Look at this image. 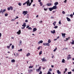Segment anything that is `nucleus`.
<instances>
[{
  "label": "nucleus",
  "mask_w": 74,
  "mask_h": 74,
  "mask_svg": "<svg viewBox=\"0 0 74 74\" xmlns=\"http://www.w3.org/2000/svg\"><path fill=\"white\" fill-rule=\"evenodd\" d=\"M41 67H39L38 69H37L36 70L37 72H39L41 71Z\"/></svg>",
  "instance_id": "f257e3e1"
},
{
  "label": "nucleus",
  "mask_w": 74,
  "mask_h": 74,
  "mask_svg": "<svg viewBox=\"0 0 74 74\" xmlns=\"http://www.w3.org/2000/svg\"><path fill=\"white\" fill-rule=\"evenodd\" d=\"M27 11H24L23 12V14H24V16H25L27 14Z\"/></svg>",
  "instance_id": "f03ea898"
},
{
  "label": "nucleus",
  "mask_w": 74,
  "mask_h": 74,
  "mask_svg": "<svg viewBox=\"0 0 74 74\" xmlns=\"http://www.w3.org/2000/svg\"><path fill=\"white\" fill-rule=\"evenodd\" d=\"M26 4L27 5V6H29V3H30V0H28L26 2Z\"/></svg>",
  "instance_id": "7ed1b4c3"
},
{
  "label": "nucleus",
  "mask_w": 74,
  "mask_h": 74,
  "mask_svg": "<svg viewBox=\"0 0 74 74\" xmlns=\"http://www.w3.org/2000/svg\"><path fill=\"white\" fill-rule=\"evenodd\" d=\"M41 60L42 62H47V60L44 57L43 58H41Z\"/></svg>",
  "instance_id": "20e7f679"
},
{
  "label": "nucleus",
  "mask_w": 74,
  "mask_h": 74,
  "mask_svg": "<svg viewBox=\"0 0 74 74\" xmlns=\"http://www.w3.org/2000/svg\"><path fill=\"white\" fill-rule=\"evenodd\" d=\"M6 11V10L5 9H4L3 10L2 9H1V12L2 14H3V13H4L5 11Z\"/></svg>",
  "instance_id": "39448f33"
},
{
  "label": "nucleus",
  "mask_w": 74,
  "mask_h": 74,
  "mask_svg": "<svg viewBox=\"0 0 74 74\" xmlns=\"http://www.w3.org/2000/svg\"><path fill=\"white\" fill-rule=\"evenodd\" d=\"M53 10H56L57 9V6L56 5L54 6L52 8Z\"/></svg>",
  "instance_id": "423d86ee"
},
{
  "label": "nucleus",
  "mask_w": 74,
  "mask_h": 74,
  "mask_svg": "<svg viewBox=\"0 0 74 74\" xmlns=\"http://www.w3.org/2000/svg\"><path fill=\"white\" fill-rule=\"evenodd\" d=\"M62 37H63L64 38L66 37V36H65L66 35V34L65 33H62Z\"/></svg>",
  "instance_id": "0eeeda50"
},
{
  "label": "nucleus",
  "mask_w": 74,
  "mask_h": 74,
  "mask_svg": "<svg viewBox=\"0 0 74 74\" xmlns=\"http://www.w3.org/2000/svg\"><path fill=\"white\" fill-rule=\"evenodd\" d=\"M17 34H20L21 33V30H18V32H17Z\"/></svg>",
  "instance_id": "6e6552de"
},
{
  "label": "nucleus",
  "mask_w": 74,
  "mask_h": 74,
  "mask_svg": "<svg viewBox=\"0 0 74 74\" xmlns=\"http://www.w3.org/2000/svg\"><path fill=\"white\" fill-rule=\"evenodd\" d=\"M33 0H31V2L29 3V6H30L31 5V4H32V3H33Z\"/></svg>",
  "instance_id": "1a4fd4ad"
},
{
  "label": "nucleus",
  "mask_w": 74,
  "mask_h": 74,
  "mask_svg": "<svg viewBox=\"0 0 74 74\" xmlns=\"http://www.w3.org/2000/svg\"><path fill=\"white\" fill-rule=\"evenodd\" d=\"M37 28H33V32H36V31L37 30Z\"/></svg>",
  "instance_id": "9d476101"
},
{
  "label": "nucleus",
  "mask_w": 74,
  "mask_h": 74,
  "mask_svg": "<svg viewBox=\"0 0 74 74\" xmlns=\"http://www.w3.org/2000/svg\"><path fill=\"white\" fill-rule=\"evenodd\" d=\"M42 42H43V41H42V40H41L38 42V44H42Z\"/></svg>",
  "instance_id": "9b49d317"
},
{
  "label": "nucleus",
  "mask_w": 74,
  "mask_h": 74,
  "mask_svg": "<svg viewBox=\"0 0 74 74\" xmlns=\"http://www.w3.org/2000/svg\"><path fill=\"white\" fill-rule=\"evenodd\" d=\"M51 33H53V34L55 33V30H53V31H51Z\"/></svg>",
  "instance_id": "f8f14e48"
},
{
  "label": "nucleus",
  "mask_w": 74,
  "mask_h": 74,
  "mask_svg": "<svg viewBox=\"0 0 74 74\" xmlns=\"http://www.w3.org/2000/svg\"><path fill=\"white\" fill-rule=\"evenodd\" d=\"M49 10L50 11H52V10H53V9L52 8H49Z\"/></svg>",
  "instance_id": "ddd939ff"
},
{
  "label": "nucleus",
  "mask_w": 74,
  "mask_h": 74,
  "mask_svg": "<svg viewBox=\"0 0 74 74\" xmlns=\"http://www.w3.org/2000/svg\"><path fill=\"white\" fill-rule=\"evenodd\" d=\"M22 26H23V27H26V23H24L23 25H22Z\"/></svg>",
  "instance_id": "4468645a"
},
{
  "label": "nucleus",
  "mask_w": 74,
  "mask_h": 74,
  "mask_svg": "<svg viewBox=\"0 0 74 74\" xmlns=\"http://www.w3.org/2000/svg\"><path fill=\"white\" fill-rule=\"evenodd\" d=\"M66 19L67 20V21H68L69 22L70 21H71V20L70 18H69L68 17H66Z\"/></svg>",
  "instance_id": "2eb2a0df"
},
{
  "label": "nucleus",
  "mask_w": 74,
  "mask_h": 74,
  "mask_svg": "<svg viewBox=\"0 0 74 74\" xmlns=\"http://www.w3.org/2000/svg\"><path fill=\"white\" fill-rule=\"evenodd\" d=\"M57 73L58 74H61V72H60L59 70H57Z\"/></svg>",
  "instance_id": "dca6fc26"
},
{
  "label": "nucleus",
  "mask_w": 74,
  "mask_h": 74,
  "mask_svg": "<svg viewBox=\"0 0 74 74\" xmlns=\"http://www.w3.org/2000/svg\"><path fill=\"white\" fill-rule=\"evenodd\" d=\"M46 5L48 6H50V5H52V3H47Z\"/></svg>",
  "instance_id": "f3484780"
},
{
  "label": "nucleus",
  "mask_w": 74,
  "mask_h": 74,
  "mask_svg": "<svg viewBox=\"0 0 74 74\" xmlns=\"http://www.w3.org/2000/svg\"><path fill=\"white\" fill-rule=\"evenodd\" d=\"M58 4H59L58 2H56L54 3V4L56 6L57 5H58Z\"/></svg>",
  "instance_id": "a211bd4d"
},
{
  "label": "nucleus",
  "mask_w": 74,
  "mask_h": 74,
  "mask_svg": "<svg viewBox=\"0 0 74 74\" xmlns=\"http://www.w3.org/2000/svg\"><path fill=\"white\" fill-rule=\"evenodd\" d=\"M12 63H14V62H15V60L14 59H13L11 60Z\"/></svg>",
  "instance_id": "6ab92c4d"
},
{
  "label": "nucleus",
  "mask_w": 74,
  "mask_h": 74,
  "mask_svg": "<svg viewBox=\"0 0 74 74\" xmlns=\"http://www.w3.org/2000/svg\"><path fill=\"white\" fill-rule=\"evenodd\" d=\"M28 71L29 73H30V72H32V71H33V69H29V70H28Z\"/></svg>",
  "instance_id": "aec40b11"
},
{
  "label": "nucleus",
  "mask_w": 74,
  "mask_h": 74,
  "mask_svg": "<svg viewBox=\"0 0 74 74\" xmlns=\"http://www.w3.org/2000/svg\"><path fill=\"white\" fill-rule=\"evenodd\" d=\"M71 57L70 56H68L67 57V60H69V59H71Z\"/></svg>",
  "instance_id": "412c9836"
},
{
  "label": "nucleus",
  "mask_w": 74,
  "mask_h": 74,
  "mask_svg": "<svg viewBox=\"0 0 74 74\" xmlns=\"http://www.w3.org/2000/svg\"><path fill=\"white\" fill-rule=\"evenodd\" d=\"M62 63H65V60L64 59H63L62 61Z\"/></svg>",
  "instance_id": "4be33fe9"
},
{
  "label": "nucleus",
  "mask_w": 74,
  "mask_h": 74,
  "mask_svg": "<svg viewBox=\"0 0 74 74\" xmlns=\"http://www.w3.org/2000/svg\"><path fill=\"white\" fill-rule=\"evenodd\" d=\"M72 42L71 43V44H72V45L74 44V40H72Z\"/></svg>",
  "instance_id": "5701e85b"
},
{
  "label": "nucleus",
  "mask_w": 74,
  "mask_h": 74,
  "mask_svg": "<svg viewBox=\"0 0 74 74\" xmlns=\"http://www.w3.org/2000/svg\"><path fill=\"white\" fill-rule=\"evenodd\" d=\"M56 23V22L54 21V23H53V25L54 26H55V24Z\"/></svg>",
  "instance_id": "b1692460"
},
{
  "label": "nucleus",
  "mask_w": 74,
  "mask_h": 74,
  "mask_svg": "<svg viewBox=\"0 0 74 74\" xmlns=\"http://www.w3.org/2000/svg\"><path fill=\"white\" fill-rule=\"evenodd\" d=\"M48 43H51V40L50 39L48 40Z\"/></svg>",
  "instance_id": "393cba45"
},
{
  "label": "nucleus",
  "mask_w": 74,
  "mask_h": 74,
  "mask_svg": "<svg viewBox=\"0 0 74 74\" xmlns=\"http://www.w3.org/2000/svg\"><path fill=\"white\" fill-rule=\"evenodd\" d=\"M18 5H20V6H21V5H22V3L19 2V3H18Z\"/></svg>",
  "instance_id": "a878e982"
},
{
  "label": "nucleus",
  "mask_w": 74,
  "mask_h": 74,
  "mask_svg": "<svg viewBox=\"0 0 74 74\" xmlns=\"http://www.w3.org/2000/svg\"><path fill=\"white\" fill-rule=\"evenodd\" d=\"M29 55H30V53H28L27 54V56H29Z\"/></svg>",
  "instance_id": "bb28decb"
},
{
  "label": "nucleus",
  "mask_w": 74,
  "mask_h": 74,
  "mask_svg": "<svg viewBox=\"0 0 74 74\" xmlns=\"http://www.w3.org/2000/svg\"><path fill=\"white\" fill-rule=\"evenodd\" d=\"M10 8L11 10H13V8L12 6H10Z\"/></svg>",
  "instance_id": "cd10ccee"
},
{
  "label": "nucleus",
  "mask_w": 74,
  "mask_h": 74,
  "mask_svg": "<svg viewBox=\"0 0 74 74\" xmlns=\"http://www.w3.org/2000/svg\"><path fill=\"white\" fill-rule=\"evenodd\" d=\"M40 6H42V3L41 2H40Z\"/></svg>",
  "instance_id": "c85d7f7f"
},
{
  "label": "nucleus",
  "mask_w": 74,
  "mask_h": 74,
  "mask_svg": "<svg viewBox=\"0 0 74 74\" xmlns=\"http://www.w3.org/2000/svg\"><path fill=\"white\" fill-rule=\"evenodd\" d=\"M57 50V48L56 47V49L53 50V52H55Z\"/></svg>",
  "instance_id": "c756f323"
},
{
  "label": "nucleus",
  "mask_w": 74,
  "mask_h": 74,
  "mask_svg": "<svg viewBox=\"0 0 74 74\" xmlns=\"http://www.w3.org/2000/svg\"><path fill=\"white\" fill-rule=\"evenodd\" d=\"M42 54V51H40L39 52V55H41Z\"/></svg>",
  "instance_id": "7c9ffc66"
},
{
  "label": "nucleus",
  "mask_w": 74,
  "mask_h": 74,
  "mask_svg": "<svg viewBox=\"0 0 74 74\" xmlns=\"http://www.w3.org/2000/svg\"><path fill=\"white\" fill-rule=\"evenodd\" d=\"M43 44L44 45V46H46V45H47V43H43Z\"/></svg>",
  "instance_id": "2f4dec72"
},
{
  "label": "nucleus",
  "mask_w": 74,
  "mask_h": 74,
  "mask_svg": "<svg viewBox=\"0 0 74 74\" xmlns=\"http://www.w3.org/2000/svg\"><path fill=\"white\" fill-rule=\"evenodd\" d=\"M58 27V26H56L54 27V28H55V29H57Z\"/></svg>",
  "instance_id": "473e14b6"
},
{
  "label": "nucleus",
  "mask_w": 74,
  "mask_h": 74,
  "mask_svg": "<svg viewBox=\"0 0 74 74\" xmlns=\"http://www.w3.org/2000/svg\"><path fill=\"white\" fill-rule=\"evenodd\" d=\"M18 52H20V51H22V49H21L20 50H18Z\"/></svg>",
  "instance_id": "72a5a7b5"
},
{
  "label": "nucleus",
  "mask_w": 74,
  "mask_h": 74,
  "mask_svg": "<svg viewBox=\"0 0 74 74\" xmlns=\"http://www.w3.org/2000/svg\"><path fill=\"white\" fill-rule=\"evenodd\" d=\"M5 16H8V14L5 13Z\"/></svg>",
  "instance_id": "f704fd0d"
},
{
  "label": "nucleus",
  "mask_w": 74,
  "mask_h": 74,
  "mask_svg": "<svg viewBox=\"0 0 74 74\" xmlns=\"http://www.w3.org/2000/svg\"><path fill=\"white\" fill-rule=\"evenodd\" d=\"M41 47L39 46L38 48V50H40V48Z\"/></svg>",
  "instance_id": "c9c22d12"
},
{
  "label": "nucleus",
  "mask_w": 74,
  "mask_h": 74,
  "mask_svg": "<svg viewBox=\"0 0 74 74\" xmlns=\"http://www.w3.org/2000/svg\"><path fill=\"white\" fill-rule=\"evenodd\" d=\"M62 14H66L65 12L64 11H62Z\"/></svg>",
  "instance_id": "e433bc0d"
},
{
  "label": "nucleus",
  "mask_w": 74,
  "mask_h": 74,
  "mask_svg": "<svg viewBox=\"0 0 74 74\" xmlns=\"http://www.w3.org/2000/svg\"><path fill=\"white\" fill-rule=\"evenodd\" d=\"M46 45H47V46H49V44L48 43H47Z\"/></svg>",
  "instance_id": "4c0bfd02"
},
{
  "label": "nucleus",
  "mask_w": 74,
  "mask_h": 74,
  "mask_svg": "<svg viewBox=\"0 0 74 74\" xmlns=\"http://www.w3.org/2000/svg\"><path fill=\"white\" fill-rule=\"evenodd\" d=\"M12 49H14V45H12Z\"/></svg>",
  "instance_id": "58836bf2"
},
{
  "label": "nucleus",
  "mask_w": 74,
  "mask_h": 74,
  "mask_svg": "<svg viewBox=\"0 0 74 74\" xmlns=\"http://www.w3.org/2000/svg\"><path fill=\"white\" fill-rule=\"evenodd\" d=\"M29 69H31V68H33V66H30L29 67Z\"/></svg>",
  "instance_id": "ea45409f"
},
{
  "label": "nucleus",
  "mask_w": 74,
  "mask_h": 74,
  "mask_svg": "<svg viewBox=\"0 0 74 74\" xmlns=\"http://www.w3.org/2000/svg\"><path fill=\"white\" fill-rule=\"evenodd\" d=\"M68 74H71V72L70 71L69 72H68Z\"/></svg>",
  "instance_id": "a19ab883"
},
{
  "label": "nucleus",
  "mask_w": 74,
  "mask_h": 74,
  "mask_svg": "<svg viewBox=\"0 0 74 74\" xmlns=\"http://www.w3.org/2000/svg\"><path fill=\"white\" fill-rule=\"evenodd\" d=\"M70 37H69L68 38H66V40H69V39H70Z\"/></svg>",
  "instance_id": "79ce46f5"
},
{
  "label": "nucleus",
  "mask_w": 74,
  "mask_h": 74,
  "mask_svg": "<svg viewBox=\"0 0 74 74\" xmlns=\"http://www.w3.org/2000/svg\"><path fill=\"white\" fill-rule=\"evenodd\" d=\"M28 29L29 30H32V28L30 27H29Z\"/></svg>",
  "instance_id": "37998d69"
},
{
  "label": "nucleus",
  "mask_w": 74,
  "mask_h": 74,
  "mask_svg": "<svg viewBox=\"0 0 74 74\" xmlns=\"http://www.w3.org/2000/svg\"><path fill=\"white\" fill-rule=\"evenodd\" d=\"M70 16L71 17H73V14H71L70 15Z\"/></svg>",
  "instance_id": "c03bdc74"
},
{
  "label": "nucleus",
  "mask_w": 74,
  "mask_h": 74,
  "mask_svg": "<svg viewBox=\"0 0 74 74\" xmlns=\"http://www.w3.org/2000/svg\"><path fill=\"white\" fill-rule=\"evenodd\" d=\"M7 48H10V46H7Z\"/></svg>",
  "instance_id": "a18cd8bd"
},
{
  "label": "nucleus",
  "mask_w": 74,
  "mask_h": 74,
  "mask_svg": "<svg viewBox=\"0 0 74 74\" xmlns=\"http://www.w3.org/2000/svg\"><path fill=\"white\" fill-rule=\"evenodd\" d=\"M52 70L51 69H50L49 70V71H52Z\"/></svg>",
  "instance_id": "49530a36"
},
{
  "label": "nucleus",
  "mask_w": 74,
  "mask_h": 74,
  "mask_svg": "<svg viewBox=\"0 0 74 74\" xmlns=\"http://www.w3.org/2000/svg\"><path fill=\"white\" fill-rule=\"evenodd\" d=\"M8 11H9V10H10V8H8Z\"/></svg>",
  "instance_id": "de8ad7c7"
},
{
  "label": "nucleus",
  "mask_w": 74,
  "mask_h": 74,
  "mask_svg": "<svg viewBox=\"0 0 74 74\" xmlns=\"http://www.w3.org/2000/svg\"><path fill=\"white\" fill-rule=\"evenodd\" d=\"M65 71H67V68H66L65 69Z\"/></svg>",
  "instance_id": "09e8293b"
},
{
  "label": "nucleus",
  "mask_w": 74,
  "mask_h": 74,
  "mask_svg": "<svg viewBox=\"0 0 74 74\" xmlns=\"http://www.w3.org/2000/svg\"><path fill=\"white\" fill-rule=\"evenodd\" d=\"M48 10V9L44 8V10L45 11H47Z\"/></svg>",
  "instance_id": "8fccbe9b"
},
{
  "label": "nucleus",
  "mask_w": 74,
  "mask_h": 74,
  "mask_svg": "<svg viewBox=\"0 0 74 74\" xmlns=\"http://www.w3.org/2000/svg\"><path fill=\"white\" fill-rule=\"evenodd\" d=\"M39 74H42V71H40V72L39 73Z\"/></svg>",
  "instance_id": "3c124183"
},
{
  "label": "nucleus",
  "mask_w": 74,
  "mask_h": 74,
  "mask_svg": "<svg viewBox=\"0 0 74 74\" xmlns=\"http://www.w3.org/2000/svg\"><path fill=\"white\" fill-rule=\"evenodd\" d=\"M59 24H60V25H61V22H60V21H59Z\"/></svg>",
  "instance_id": "603ef678"
},
{
  "label": "nucleus",
  "mask_w": 74,
  "mask_h": 74,
  "mask_svg": "<svg viewBox=\"0 0 74 74\" xmlns=\"http://www.w3.org/2000/svg\"><path fill=\"white\" fill-rule=\"evenodd\" d=\"M28 22V20H26L25 21V22Z\"/></svg>",
  "instance_id": "864d4df0"
},
{
  "label": "nucleus",
  "mask_w": 74,
  "mask_h": 74,
  "mask_svg": "<svg viewBox=\"0 0 74 74\" xmlns=\"http://www.w3.org/2000/svg\"><path fill=\"white\" fill-rule=\"evenodd\" d=\"M19 43L20 44H22V41L20 40L19 42Z\"/></svg>",
  "instance_id": "5fc2aeb1"
},
{
  "label": "nucleus",
  "mask_w": 74,
  "mask_h": 74,
  "mask_svg": "<svg viewBox=\"0 0 74 74\" xmlns=\"http://www.w3.org/2000/svg\"><path fill=\"white\" fill-rule=\"evenodd\" d=\"M26 4V2H25L23 4V5H25V4Z\"/></svg>",
  "instance_id": "6e6d98bb"
},
{
  "label": "nucleus",
  "mask_w": 74,
  "mask_h": 74,
  "mask_svg": "<svg viewBox=\"0 0 74 74\" xmlns=\"http://www.w3.org/2000/svg\"><path fill=\"white\" fill-rule=\"evenodd\" d=\"M18 18H19V17H18V16H16V18H15V19H18Z\"/></svg>",
  "instance_id": "4d7b16f0"
},
{
  "label": "nucleus",
  "mask_w": 74,
  "mask_h": 74,
  "mask_svg": "<svg viewBox=\"0 0 74 74\" xmlns=\"http://www.w3.org/2000/svg\"><path fill=\"white\" fill-rule=\"evenodd\" d=\"M15 21V19H12L11 20V21Z\"/></svg>",
  "instance_id": "13d9d810"
},
{
  "label": "nucleus",
  "mask_w": 74,
  "mask_h": 74,
  "mask_svg": "<svg viewBox=\"0 0 74 74\" xmlns=\"http://www.w3.org/2000/svg\"><path fill=\"white\" fill-rule=\"evenodd\" d=\"M19 55V54L18 53H16V56H18Z\"/></svg>",
  "instance_id": "bf43d9fd"
},
{
  "label": "nucleus",
  "mask_w": 74,
  "mask_h": 74,
  "mask_svg": "<svg viewBox=\"0 0 74 74\" xmlns=\"http://www.w3.org/2000/svg\"><path fill=\"white\" fill-rule=\"evenodd\" d=\"M25 27H21V29H25Z\"/></svg>",
  "instance_id": "052dcab7"
},
{
  "label": "nucleus",
  "mask_w": 74,
  "mask_h": 74,
  "mask_svg": "<svg viewBox=\"0 0 74 74\" xmlns=\"http://www.w3.org/2000/svg\"><path fill=\"white\" fill-rule=\"evenodd\" d=\"M67 1V0H65V1H64V3H66Z\"/></svg>",
  "instance_id": "680f3d73"
},
{
  "label": "nucleus",
  "mask_w": 74,
  "mask_h": 74,
  "mask_svg": "<svg viewBox=\"0 0 74 74\" xmlns=\"http://www.w3.org/2000/svg\"><path fill=\"white\" fill-rule=\"evenodd\" d=\"M38 15H37L36 16V18H38Z\"/></svg>",
  "instance_id": "e2e57ef3"
},
{
  "label": "nucleus",
  "mask_w": 74,
  "mask_h": 74,
  "mask_svg": "<svg viewBox=\"0 0 74 74\" xmlns=\"http://www.w3.org/2000/svg\"><path fill=\"white\" fill-rule=\"evenodd\" d=\"M38 2H40H40H41V0H38Z\"/></svg>",
  "instance_id": "0e129e2a"
},
{
  "label": "nucleus",
  "mask_w": 74,
  "mask_h": 74,
  "mask_svg": "<svg viewBox=\"0 0 74 74\" xmlns=\"http://www.w3.org/2000/svg\"><path fill=\"white\" fill-rule=\"evenodd\" d=\"M29 27V26H28L26 27V28H28Z\"/></svg>",
  "instance_id": "69168bd1"
},
{
  "label": "nucleus",
  "mask_w": 74,
  "mask_h": 74,
  "mask_svg": "<svg viewBox=\"0 0 74 74\" xmlns=\"http://www.w3.org/2000/svg\"><path fill=\"white\" fill-rule=\"evenodd\" d=\"M1 33H0V37H1Z\"/></svg>",
  "instance_id": "338daca9"
},
{
  "label": "nucleus",
  "mask_w": 74,
  "mask_h": 74,
  "mask_svg": "<svg viewBox=\"0 0 74 74\" xmlns=\"http://www.w3.org/2000/svg\"><path fill=\"white\" fill-rule=\"evenodd\" d=\"M72 71H74V69H72Z\"/></svg>",
  "instance_id": "774afa93"
}]
</instances>
